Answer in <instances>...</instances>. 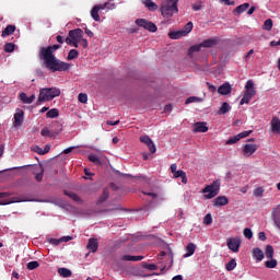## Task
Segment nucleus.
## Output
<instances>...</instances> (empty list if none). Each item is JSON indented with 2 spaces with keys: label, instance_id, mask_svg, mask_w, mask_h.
I'll return each instance as SVG.
<instances>
[{
  "label": "nucleus",
  "instance_id": "57",
  "mask_svg": "<svg viewBox=\"0 0 280 280\" xmlns=\"http://www.w3.org/2000/svg\"><path fill=\"white\" fill-rule=\"evenodd\" d=\"M49 244H52V246H59V244H62V242L60 241V238H50Z\"/></svg>",
  "mask_w": 280,
  "mask_h": 280
},
{
  "label": "nucleus",
  "instance_id": "22",
  "mask_svg": "<svg viewBox=\"0 0 280 280\" xmlns=\"http://www.w3.org/2000/svg\"><path fill=\"white\" fill-rule=\"evenodd\" d=\"M173 178H182V183L184 185H187V173H185V171L183 170L175 171L173 173Z\"/></svg>",
  "mask_w": 280,
  "mask_h": 280
},
{
  "label": "nucleus",
  "instance_id": "52",
  "mask_svg": "<svg viewBox=\"0 0 280 280\" xmlns=\"http://www.w3.org/2000/svg\"><path fill=\"white\" fill-rule=\"evenodd\" d=\"M147 8H148V10H150V12H154V11L159 10V5H156V3L152 2V1H151V3L147 4Z\"/></svg>",
  "mask_w": 280,
  "mask_h": 280
},
{
  "label": "nucleus",
  "instance_id": "58",
  "mask_svg": "<svg viewBox=\"0 0 280 280\" xmlns=\"http://www.w3.org/2000/svg\"><path fill=\"white\" fill-rule=\"evenodd\" d=\"M194 12H198L200 10H202V2H199L198 4H192L191 5Z\"/></svg>",
  "mask_w": 280,
  "mask_h": 280
},
{
  "label": "nucleus",
  "instance_id": "62",
  "mask_svg": "<svg viewBox=\"0 0 280 280\" xmlns=\"http://www.w3.org/2000/svg\"><path fill=\"white\" fill-rule=\"evenodd\" d=\"M222 3H225V5H235L234 0H221Z\"/></svg>",
  "mask_w": 280,
  "mask_h": 280
},
{
  "label": "nucleus",
  "instance_id": "15",
  "mask_svg": "<svg viewBox=\"0 0 280 280\" xmlns=\"http://www.w3.org/2000/svg\"><path fill=\"white\" fill-rule=\"evenodd\" d=\"M233 91V88H231V83H224L219 86L218 93L220 95H229Z\"/></svg>",
  "mask_w": 280,
  "mask_h": 280
},
{
  "label": "nucleus",
  "instance_id": "17",
  "mask_svg": "<svg viewBox=\"0 0 280 280\" xmlns=\"http://www.w3.org/2000/svg\"><path fill=\"white\" fill-rule=\"evenodd\" d=\"M225 205H229L226 196H219L214 199L213 207H225Z\"/></svg>",
  "mask_w": 280,
  "mask_h": 280
},
{
  "label": "nucleus",
  "instance_id": "59",
  "mask_svg": "<svg viewBox=\"0 0 280 280\" xmlns=\"http://www.w3.org/2000/svg\"><path fill=\"white\" fill-rule=\"evenodd\" d=\"M258 240H260V242H266V240H268V237L266 236V232H259Z\"/></svg>",
  "mask_w": 280,
  "mask_h": 280
},
{
  "label": "nucleus",
  "instance_id": "50",
  "mask_svg": "<svg viewBox=\"0 0 280 280\" xmlns=\"http://www.w3.org/2000/svg\"><path fill=\"white\" fill-rule=\"evenodd\" d=\"M45 174V170L40 168V172L35 174V179L37 180V183H43V176Z\"/></svg>",
  "mask_w": 280,
  "mask_h": 280
},
{
  "label": "nucleus",
  "instance_id": "12",
  "mask_svg": "<svg viewBox=\"0 0 280 280\" xmlns=\"http://www.w3.org/2000/svg\"><path fill=\"white\" fill-rule=\"evenodd\" d=\"M60 132H62V125H60V128L58 131H51L48 128H43L40 130V135L42 137H58V135H60Z\"/></svg>",
  "mask_w": 280,
  "mask_h": 280
},
{
  "label": "nucleus",
  "instance_id": "36",
  "mask_svg": "<svg viewBox=\"0 0 280 280\" xmlns=\"http://www.w3.org/2000/svg\"><path fill=\"white\" fill-rule=\"evenodd\" d=\"M108 196H109L108 189L104 188L103 194L98 199V205H102L103 202H106V200H108Z\"/></svg>",
  "mask_w": 280,
  "mask_h": 280
},
{
  "label": "nucleus",
  "instance_id": "30",
  "mask_svg": "<svg viewBox=\"0 0 280 280\" xmlns=\"http://www.w3.org/2000/svg\"><path fill=\"white\" fill-rule=\"evenodd\" d=\"M202 49L201 44L192 45L188 50L189 58H194V54L200 51Z\"/></svg>",
  "mask_w": 280,
  "mask_h": 280
},
{
  "label": "nucleus",
  "instance_id": "38",
  "mask_svg": "<svg viewBox=\"0 0 280 280\" xmlns=\"http://www.w3.org/2000/svg\"><path fill=\"white\" fill-rule=\"evenodd\" d=\"M80 56V52L75 49H71L68 54L67 60H75Z\"/></svg>",
  "mask_w": 280,
  "mask_h": 280
},
{
  "label": "nucleus",
  "instance_id": "19",
  "mask_svg": "<svg viewBox=\"0 0 280 280\" xmlns=\"http://www.w3.org/2000/svg\"><path fill=\"white\" fill-rule=\"evenodd\" d=\"M14 32H16V26L10 24L8 25L3 31H2V38H8V36H12V34H14Z\"/></svg>",
  "mask_w": 280,
  "mask_h": 280
},
{
  "label": "nucleus",
  "instance_id": "55",
  "mask_svg": "<svg viewBox=\"0 0 280 280\" xmlns=\"http://www.w3.org/2000/svg\"><path fill=\"white\" fill-rule=\"evenodd\" d=\"M108 5H110V2H105L103 4H96L95 7L100 11V10H108Z\"/></svg>",
  "mask_w": 280,
  "mask_h": 280
},
{
  "label": "nucleus",
  "instance_id": "9",
  "mask_svg": "<svg viewBox=\"0 0 280 280\" xmlns=\"http://www.w3.org/2000/svg\"><path fill=\"white\" fill-rule=\"evenodd\" d=\"M69 37L75 43H80L84 38V31L82 28L71 30L69 31Z\"/></svg>",
  "mask_w": 280,
  "mask_h": 280
},
{
  "label": "nucleus",
  "instance_id": "39",
  "mask_svg": "<svg viewBox=\"0 0 280 280\" xmlns=\"http://www.w3.org/2000/svg\"><path fill=\"white\" fill-rule=\"evenodd\" d=\"M203 224H206V226H211V224H213V217H211V213L205 215Z\"/></svg>",
  "mask_w": 280,
  "mask_h": 280
},
{
  "label": "nucleus",
  "instance_id": "21",
  "mask_svg": "<svg viewBox=\"0 0 280 280\" xmlns=\"http://www.w3.org/2000/svg\"><path fill=\"white\" fill-rule=\"evenodd\" d=\"M209 130V127H207V122H196L194 125V132H207Z\"/></svg>",
  "mask_w": 280,
  "mask_h": 280
},
{
  "label": "nucleus",
  "instance_id": "3",
  "mask_svg": "<svg viewBox=\"0 0 280 280\" xmlns=\"http://www.w3.org/2000/svg\"><path fill=\"white\" fill-rule=\"evenodd\" d=\"M60 89L58 88H44L39 90V95L37 98V106H40L43 102H50L55 97H59Z\"/></svg>",
  "mask_w": 280,
  "mask_h": 280
},
{
  "label": "nucleus",
  "instance_id": "8",
  "mask_svg": "<svg viewBox=\"0 0 280 280\" xmlns=\"http://www.w3.org/2000/svg\"><path fill=\"white\" fill-rule=\"evenodd\" d=\"M140 142L147 145L151 154H154V152H156V145H154V142L152 141L151 138H149V136H141Z\"/></svg>",
  "mask_w": 280,
  "mask_h": 280
},
{
  "label": "nucleus",
  "instance_id": "61",
  "mask_svg": "<svg viewBox=\"0 0 280 280\" xmlns=\"http://www.w3.org/2000/svg\"><path fill=\"white\" fill-rule=\"evenodd\" d=\"M80 43H81V45H82V47L84 48V49H86V47H89V40H86L85 38H81V40H80Z\"/></svg>",
  "mask_w": 280,
  "mask_h": 280
},
{
  "label": "nucleus",
  "instance_id": "60",
  "mask_svg": "<svg viewBox=\"0 0 280 280\" xmlns=\"http://www.w3.org/2000/svg\"><path fill=\"white\" fill-rule=\"evenodd\" d=\"M253 54H255V50L254 49H250L244 57V60L246 62H248V60H250V56H253Z\"/></svg>",
  "mask_w": 280,
  "mask_h": 280
},
{
  "label": "nucleus",
  "instance_id": "4",
  "mask_svg": "<svg viewBox=\"0 0 280 280\" xmlns=\"http://www.w3.org/2000/svg\"><path fill=\"white\" fill-rule=\"evenodd\" d=\"M255 95H257V91L255 90V82H253V80H248L245 84V92L243 100L240 101V105L244 106V104H250V100H253Z\"/></svg>",
  "mask_w": 280,
  "mask_h": 280
},
{
  "label": "nucleus",
  "instance_id": "1",
  "mask_svg": "<svg viewBox=\"0 0 280 280\" xmlns=\"http://www.w3.org/2000/svg\"><path fill=\"white\" fill-rule=\"evenodd\" d=\"M60 47H62L60 44H55L39 49V60H43L46 69H49L52 72L69 71L71 69L70 63L56 58V55H54Z\"/></svg>",
  "mask_w": 280,
  "mask_h": 280
},
{
  "label": "nucleus",
  "instance_id": "37",
  "mask_svg": "<svg viewBox=\"0 0 280 280\" xmlns=\"http://www.w3.org/2000/svg\"><path fill=\"white\" fill-rule=\"evenodd\" d=\"M89 161L91 163H94V165H102V160H100V158L95 154H90L89 155Z\"/></svg>",
  "mask_w": 280,
  "mask_h": 280
},
{
  "label": "nucleus",
  "instance_id": "6",
  "mask_svg": "<svg viewBox=\"0 0 280 280\" xmlns=\"http://www.w3.org/2000/svg\"><path fill=\"white\" fill-rule=\"evenodd\" d=\"M136 25H138V27H142L143 30H147V32H152V33L159 30V27H156V24H154V22H151L150 20H147V19H137Z\"/></svg>",
  "mask_w": 280,
  "mask_h": 280
},
{
  "label": "nucleus",
  "instance_id": "34",
  "mask_svg": "<svg viewBox=\"0 0 280 280\" xmlns=\"http://www.w3.org/2000/svg\"><path fill=\"white\" fill-rule=\"evenodd\" d=\"M231 110V105L229 103L224 102L222 103L220 109H219V115H226Z\"/></svg>",
  "mask_w": 280,
  "mask_h": 280
},
{
  "label": "nucleus",
  "instance_id": "28",
  "mask_svg": "<svg viewBox=\"0 0 280 280\" xmlns=\"http://www.w3.org/2000/svg\"><path fill=\"white\" fill-rule=\"evenodd\" d=\"M170 38H172V40H178V38H183V36H185V32L183 31H175V32H171L168 33Z\"/></svg>",
  "mask_w": 280,
  "mask_h": 280
},
{
  "label": "nucleus",
  "instance_id": "33",
  "mask_svg": "<svg viewBox=\"0 0 280 280\" xmlns=\"http://www.w3.org/2000/svg\"><path fill=\"white\" fill-rule=\"evenodd\" d=\"M59 115L60 112L58 110V108H52L47 112L46 117L48 119H56V117H58Z\"/></svg>",
  "mask_w": 280,
  "mask_h": 280
},
{
  "label": "nucleus",
  "instance_id": "11",
  "mask_svg": "<svg viewBox=\"0 0 280 280\" xmlns=\"http://www.w3.org/2000/svg\"><path fill=\"white\" fill-rule=\"evenodd\" d=\"M25 113L22 109H18V112L14 114V128H19V126H23V119H24Z\"/></svg>",
  "mask_w": 280,
  "mask_h": 280
},
{
  "label": "nucleus",
  "instance_id": "47",
  "mask_svg": "<svg viewBox=\"0 0 280 280\" xmlns=\"http://www.w3.org/2000/svg\"><path fill=\"white\" fill-rule=\"evenodd\" d=\"M264 30H266L267 32H270V30H272V19H268L265 21Z\"/></svg>",
  "mask_w": 280,
  "mask_h": 280
},
{
  "label": "nucleus",
  "instance_id": "26",
  "mask_svg": "<svg viewBox=\"0 0 280 280\" xmlns=\"http://www.w3.org/2000/svg\"><path fill=\"white\" fill-rule=\"evenodd\" d=\"M122 261H141L143 260V256H130V255H124L121 257Z\"/></svg>",
  "mask_w": 280,
  "mask_h": 280
},
{
  "label": "nucleus",
  "instance_id": "44",
  "mask_svg": "<svg viewBox=\"0 0 280 280\" xmlns=\"http://www.w3.org/2000/svg\"><path fill=\"white\" fill-rule=\"evenodd\" d=\"M78 100L81 104H86L89 102V95L86 93H80Z\"/></svg>",
  "mask_w": 280,
  "mask_h": 280
},
{
  "label": "nucleus",
  "instance_id": "46",
  "mask_svg": "<svg viewBox=\"0 0 280 280\" xmlns=\"http://www.w3.org/2000/svg\"><path fill=\"white\" fill-rule=\"evenodd\" d=\"M272 220H273L275 225L280 230V214L272 213Z\"/></svg>",
  "mask_w": 280,
  "mask_h": 280
},
{
  "label": "nucleus",
  "instance_id": "35",
  "mask_svg": "<svg viewBox=\"0 0 280 280\" xmlns=\"http://www.w3.org/2000/svg\"><path fill=\"white\" fill-rule=\"evenodd\" d=\"M237 267V261H235V258H232L226 265H225V269L231 272L232 270H235V268Z\"/></svg>",
  "mask_w": 280,
  "mask_h": 280
},
{
  "label": "nucleus",
  "instance_id": "63",
  "mask_svg": "<svg viewBox=\"0 0 280 280\" xmlns=\"http://www.w3.org/2000/svg\"><path fill=\"white\" fill-rule=\"evenodd\" d=\"M73 240V236H63L60 238V242H71Z\"/></svg>",
  "mask_w": 280,
  "mask_h": 280
},
{
  "label": "nucleus",
  "instance_id": "14",
  "mask_svg": "<svg viewBox=\"0 0 280 280\" xmlns=\"http://www.w3.org/2000/svg\"><path fill=\"white\" fill-rule=\"evenodd\" d=\"M86 248L88 250H90V253H97V248H100L97 238H90L88 242Z\"/></svg>",
  "mask_w": 280,
  "mask_h": 280
},
{
  "label": "nucleus",
  "instance_id": "16",
  "mask_svg": "<svg viewBox=\"0 0 280 280\" xmlns=\"http://www.w3.org/2000/svg\"><path fill=\"white\" fill-rule=\"evenodd\" d=\"M250 8V4L248 2H245L238 7H236L234 10H233V14L235 16H240V14H243V12H246V10H248Z\"/></svg>",
  "mask_w": 280,
  "mask_h": 280
},
{
  "label": "nucleus",
  "instance_id": "56",
  "mask_svg": "<svg viewBox=\"0 0 280 280\" xmlns=\"http://www.w3.org/2000/svg\"><path fill=\"white\" fill-rule=\"evenodd\" d=\"M144 268L147 270H159V266L154 265V264H145Z\"/></svg>",
  "mask_w": 280,
  "mask_h": 280
},
{
  "label": "nucleus",
  "instance_id": "51",
  "mask_svg": "<svg viewBox=\"0 0 280 280\" xmlns=\"http://www.w3.org/2000/svg\"><path fill=\"white\" fill-rule=\"evenodd\" d=\"M67 45H72V47H75V49H78L79 45L78 42H75L74 39L67 37L66 40Z\"/></svg>",
  "mask_w": 280,
  "mask_h": 280
},
{
  "label": "nucleus",
  "instance_id": "43",
  "mask_svg": "<svg viewBox=\"0 0 280 280\" xmlns=\"http://www.w3.org/2000/svg\"><path fill=\"white\" fill-rule=\"evenodd\" d=\"M14 47H15L14 44H12V43H7V44L4 45V51H5L7 54H12V51H14Z\"/></svg>",
  "mask_w": 280,
  "mask_h": 280
},
{
  "label": "nucleus",
  "instance_id": "5",
  "mask_svg": "<svg viewBox=\"0 0 280 280\" xmlns=\"http://www.w3.org/2000/svg\"><path fill=\"white\" fill-rule=\"evenodd\" d=\"M220 185H221L220 179H217L212 184L207 185L202 189V194H207L203 196L206 198V200H211V198H215V196H218V194H220Z\"/></svg>",
  "mask_w": 280,
  "mask_h": 280
},
{
  "label": "nucleus",
  "instance_id": "23",
  "mask_svg": "<svg viewBox=\"0 0 280 280\" xmlns=\"http://www.w3.org/2000/svg\"><path fill=\"white\" fill-rule=\"evenodd\" d=\"M252 253H253V257L257 259V261H264L265 256H264V250H261V248L255 247L253 248Z\"/></svg>",
  "mask_w": 280,
  "mask_h": 280
},
{
  "label": "nucleus",
  "instance_id": "27",
  "mask_svg": "<svg viewBox=\"0 0 280 280\" xmlns=\"http://www.w3.org/2000/svg\"><path fill=\"white\" fill-rule=\"evenodd\" d=\"M58 275H60V277H63L65 279H69V277H71L73 273L70 269L62 267L58 269Z\"/></svg>",
  "mask_w": 280,
  "mask_h": 280
},
{
  "label": "nucleus",
  "instance_id": "41",
  "mask_svg": "<svg viewBox=\"0 0 280 280\" xmlns=\"http://www.w3.org/2000/svg\"><path fill=\"white\" fill-rule=\"evenodd\" d=\"M270 260H267L265 262L266 268H277V259L269 258Z\"/></svg>",
  "mask_w": 280,
  "mask_h": 280
},
{
  "label": "nucleus",
  "instance_id": "45",
  "mask_svg": "<svg viewBox=\"0 0 280 280\" xmlns=\"http://www.w3.org/2000/svg\"><path fill=\"white\" fill-rule=\"evenodd\" d=\"M191 30H194V23L191 22H188L185 27H184V32L185 33V36H187V34H189L191 32Z\"/></svg>",
  "mask_w": 280,
  "mask_h": 280
},
{
  "label": "nucleus",
  "instance_id": "32",
  "mask_svg": "<svg viewBox=\"0 0 280 280\" xmlns=\"http://www.w3.org/2000/svg\"><path fill=\"white\" fill-rule=\"evenodd\" d=\"M218 45V39H206L201 43V47L211 48Z\"/></svg>",
  "mask_w": 280,
  "mask_h": 280
},
{
  "label": "nucleus",
  "instance_id": "49",
  "mask_svg": "<svg viewBox=\"0 0 280 280\" xmlns=\"http://www.w3.org/2000/svg\"><path fill=\"white\" fill-rule=\"evenodd\" d=\"M243 235H244L247 240H253V230H250L249 228L244 229Z\"/></svg>",
  "mask_w": 280,
  "mask_h": 280
},
{
  "label": "nucleus",
  "instance_id": "24",
  "mask_svg": "<svg viewBox=\"0 0 280 280\" xmlns=\"http://www.w3.org/2000/svg\"><path fill=\"white\" fill-rule=\"evenodd\" d=\"M194 253H196V244L194 243H188L186 246V254L184 255V257H191V255H194Z\"/></svg>",
  "mask_w": 280,
  "mask_h": 280
},
{
  "label": "nucleus",
  "instance_id": "42",
  "mask_svg": "<svg viewBox=\"0 0 280 280\" xmlns=\"http://www.w3.org/2000/svg\"><path fill=\"white\" fill-rule=\"evenodd\" d=\"M241 139H240V136L238 135H236V136H234V137H231V138H229V140H226V145H233V143H237V141H240Z\"/></svg>",
  "mask_w": 280,
  "mask_h": 280
},
{
  "label": "nucleus",
  "instance_id": "10",
  "mask_svg": "<svg viewBox=\"0 0 280 280\" xmlns=\"http://www.w3.org/2000/svg\"><path fill=\"white\" fill-rule=\"evenodd\" d=\"M259 147L257 144H245L243 147V154L244 156H253L257 152Z\"/></svg>",
  "mask_w": 280,
  "mask_h": 280
},
{
  "label": "nucleus",
  "instance_id": "18",
  "mask_svg": "<svg viewBox=\"0 0 280 280\" xmlns=\"http://www.w3.org/2000/svg\"><path fill=\"white\" fill-rule=\"evenodd\" d=\"M20 100L23 102V104H32L34 100H36V95L32 94L31 96H27L25 92H22L20 94Z\"/></svg>",
  "mask_w": 280,
  "mask_h": 280
},
{
  "label": "nucleus",
  "instance_id": "2",
  "mask_svg": "<svg viewBox=\"0 0 280 280\" xmlns=\"http://www.w3.org/2000/svg\"><path fill=\"white\" fill-rule=\"evenodd\" d=\"M160 12L164 19H172L174 14H178V0H165Z\"/></svg>",
  "mask_w": 280,
  "mask_h": 280
},
{
  "label": "nucleus",
  "instance_id": "7",
  "mask_svg": "<svg viewBox=\"0 0 280 280\" xmlns=\"http://www.w3.org/2000/svg\"><path fill=\"white\" fill-rule=\"evenodd\" d=\"M226 244L232 253H240V246H242V241L240 238H228Z\"/></svg>",
  "mask_w": 280,
  "mask_h": 280
},
{
  "label": "nucleus",
  "instance_id": "29",
  "mask_svg": "<svg viewBox=\"0 0 280 280\" xmlns=\"http://www.w3.org/2000/svg\"><path fill=\"white\" fill-rule=\"evenodd\" d=\"M91 18L93 19V21H95L96 23H100L101 18H100V10L94 5L91 10Z\"/></svg>",
  "mask_w": 280,
  "mask_h": 280
},
{
  "label": "nucleus",
  "instance_id": "53",
  "mask_svg": "<svg viewBox=\"0 0 280 280\" xmlns=\"http://www.w3.org/2000/svg\"><path fill=\"white\" fill-rule=\"evenodd\" d=\"M254 196H255L256 198H259L260 196H264V188H261V187L256 188V189L254 190Z\"/></svg>",
  "mask_w": 280,
  "mask_h": 280
},
{
  "label": "nucleus",
  "instance_id": "20",
  "mask_svg": "<svg viewBox=\"0 0 280 280\" xmlns=\"http://www.w3.org/2000/svg\"><path fill=\"white\" fill-rule=\"evenodd\" d=\"M271 130L272 132H277L279 135L280 132V119L279 117L275 116L270 121Z\"/></svg>",
  "mask_w": 280,
  "mask_h": 280
},
{
  "label": "nucleus",
  "instance_id": "31",
  "mask_svg": "<svg viewBox=\"0 0 280 280\" xmlns=\"http://www.w3.org/2000/svg\"><path fill=\"white\" fill-rule=\"evenodd\" d=\"M265 255L267 259H272L275 257V247H272V245H267L265 249Z\"/></svg>",
  "mask_w": 280,
  "mask_h": 280
},
{
  "label": "nucleus",
  "instance_id": "64",
  "mask_svg": "<svg viewBox=\"0 0 280 280\" xmlns=\"http://www.w3.org/2000/svg\"><path fill=\"white\" fill-rule=\"evenodd\" d=\"M279 45H280V39H279V40H272V42H270V46H271V47H279Z\"/></svg>",
  "mask_w": 280,
  "mask_h": 280
},
{
  "label": "nucleus",
  "instance_id": "54",
  "mask_svg": "<svg viewBox=\"0 0 280 280\" xmlns=\"http://www.w3.org/2000/svg\"><path fill=\"white\" fill-rule=\"evenodd\" d=\"M252 132L253 130L242 131L241 133H238V139H246V137H249Z\"/></svg>",
  "mask_w": 280,
  "mask_h": 280
},
{
  "label": "nucleus",
  "instance_id": "48",
  "mask_svg": "<svg viewBox=\"0 0 280 280\" xmlns=\"http://www.w3.org/2000/svg\"><path fill=\"white\" fill-rule=\"evenodd\" d=\"M196 102H202V98L197 96H190L186 100L185 104H194Z\"/></svg>",
  "mask_w": 280,
  "mask_h": 280
},
{
  "label": "nucleus",
  "instance_id": "13",
  "mask_svg": "<svg viewBox=\"0 0 280 280\" xmlns=\"http://www.w3.org/2000/svg\"><path fill=\"white\" fill-rule=\"evenodd\" d=\"M13 202H27V199H23L21 197H12L9 199L0 200V207L5 205H13Z\"/></svg>",
  "mask_w": 280,
  "mask_h": 280
},
{
  "label": "nucleus",
  "instance_id": "25",
  "mask_svg": "<svg viewBox=\"0 0 280 280\" xmlns=\"http://www.w3.org/2000/svg\"><path fill=\"white\" fill-rule=\"evenodd\" d=\"M63 194L65 196H68V198H71V200H73L74 202H82L80 196H78V194L73 191L65 190Z\"/></svg>",
  "mask_w": 280,
  "mask_h": 280
},
{
  "label": "nucleus",
  "instance_id": "40",
  "mask_svg": "<svg viewBox=\"0 0 280 280\" xmlns=\"http://www.w3.org/2000/svg\"><path fill=\"white\" fill-rule=\"evenodd\" d=\"M38 266H40V264H38V261H36V260H33L26 265V268H27V270H36V268H38Z\"/></svg>",
  "mask_w": 280,
  "mask_h": 280
}]
</instances>
